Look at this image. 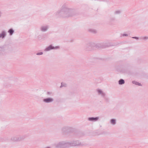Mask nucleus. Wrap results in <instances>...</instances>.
I'll return each instance as SVG.
<instances>
[{"instance_id":"nucleus-1","label":"nucleus","mask_w":148,"mask_h":148,"mask_svg":"<svg viewBox=\"0 0 148 148\" xmlns=\"http://www.w3.org/2000/svg\"><path fill=\"white\" fill-rule=\"evenodd\" d=\"M44 101L45 102H51L53 101V100L51 98H49L47 99H44Z\"/></svg>"},{"instance_id":"nucleus-2","label":"nucleus","mask_w":148,"mask_h":148,"mask_svg":"<svg viewBox=\"0 0 148 148\" xmlns=\"http://www.w3.org/2000/svg\"><path fill=\"white\" fill-rule=\"evenodd\" d=\"M124 83V81L123 79H121L119 81V84H122Z\"/></svg>"},{"instance_id":"nucleus-3","label":"nucleus","mask_w":148,"mask_h":148,"mask_svg":"<svg viewBox=\"0 0 148 148\" xmlns=\"http://www.w3.org/2000/svg\"><path fill=\"white\" fill-rule=\"evenodd\" d=\"M53 48H54L52 46H50L46 49V50L47 51H48L50 50L51 49H53Z\"/></svg>"},{"instance_id":"nucleus-4","label":"nucleus","mask_w":148,"mask_h":148,"mask_svg":"<svg viewBox=\"0 0 148 148\" xmlns=\"http://www.w3.org/2000/svg\"><path fill=\"white\" fill-rule=\"evenodd\" d=\"M98 119V118L97 117H96V118H90L89 119V120H97Z\"/></svg>"},{"instance_id":"nucleus-5","label":"nucleus","mask_w":148,"mask_h":148,"mask_svg":"<svg viewBox=\"0 0 148 148\" xmlns=\"http://www.w3.org/2000/svg\"><path fill=\"white\" fill-rule=\"evenodd\" d=\"M13 32L14 31L11 29H10L9 31V32H10V34L11 35L13 34Z\"/></svg>"},{"instance_id":"nucleus-6","label":"nucleus","mask_w":148,"mask_h":148,"mask_svg":"<svg viewBox=\"0 0 148 148\" xmlns=\"http://www.w3.org/2000/svg\"><path fill=\"white\" fill-rule=\"evenodd\" d=\"M5 35V33H3L1 35H0V37H2V38H3L4 37Z\"/></svg>"},{"instance_id":"nucleus-7","label":"nucleus","mask_w":148,"mask_h":148,"mask_svg":"<svg viewBox=\"0 0 148 148\" xmlns=\"http://www.w3.org/2000/svg\"><path fill=\"white\" fill-rule=\"evenodd\" d=\"M115 120L114 119H112L111 120V123L112 124H115Z\"/></svg>"},{"instance_id":"nucleus-8","label":"nucleus","mask_w":148,"mask_h":148,"mask_svg":"<svg viewBox=\"0 0 148 148\" xmlns=\"http://www.w3.org/2000/svg\"><path fill=\"white\" fill-rule=\"evenodd\" d=\"M42 52H40V53H37V55H41L42 54Z\"/></svg>"},{"instance_id":"nucleus-9","label":"nucleus","mask_w":148,"mask_h":148,"mask_svg":"<svg viewBox=\"0 0 148 148\" xmlns=\"http://www.w3.org/2000/svg\"><path fill=\"white\" fill-rule=\"evenodd\" d=\"M42 30L44 31H45L47 29L46 28H45L44 29H43V28H42Z\"/></svg>"},{"instance_id":"nucleus-10","label":"nucleus","mask_w":148,"mask_h":148,"mask_svg":"<svg viewBox=\"0 0 148 148\" xmlns=\"http://www.w3.org/2000/svg\"><path fill=\"white\" fill-rule=\"evenodd\" d=\"M98 92H99V93H101V90H98Z\"/></svg>"},{"instance_id":"nucleus-11","label":"nucleus","mask_w":148,"mask_h":148,"mask_svg":"<svg viewBox=\"0 0 148 148\" xmlns=\"http://www.w3.org/2000/svg\"><path fill=\"white\" fill-rule=\"evenodd\" d=\"M138 84L139 85H140V83H138Z\"/></svg>"}]
</instances>
